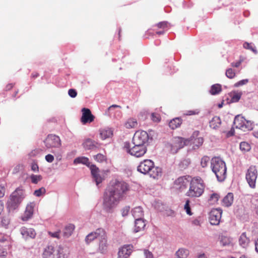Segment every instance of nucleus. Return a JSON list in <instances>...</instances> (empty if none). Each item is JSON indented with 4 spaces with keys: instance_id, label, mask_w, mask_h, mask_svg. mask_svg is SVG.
I'll use <instances>...</instances> for the list:
<instances>
[{
    "instance_id": "obj_1",
    "label": "nucleus",
    "mask_w": 258,
    "mask_h": 258,
    "mask_svg": "<svg viewBox=\"0 0 258 258\" xmlns=\"http://www.w3.org/2000/svg\"><path fill=\"white\" fill-rule=\"evenodd\" d=\"M128 190L127 184L122 181L115 180L112 182L104 195L103 208L109 213L123 200Z\"/></svg>"
},
{
    "instance_id": "obj_2",
    "label": "nucleus",
    "mask_w": 258,
    "mask_h": 258,
    "mask_svg": "<svg viewBox=\"0 0 258 258\" xmlns=\"http://www.w3.org/2000/svg\"><path fill=\"white\" fill-rule=\"evenodd\" d=\"M137 170L144 174H148L154 179H158L162 175V169L155 166L154 163L150 159L141 162L137 167Z\"/></svg>"
},
{
    "instance_id": "obj_3",
    "label": "nucleus",
    "mask_w": 258,
    "mask_h": 258,
    "mask_svg": "<svg viewBox=\"0 0 258 258\" xmlns=\"http://www.w3.org/2000/svg\"><path fill=\"white\" fill-rule=\"evenodd\" d=\"M211 168L219 181L221 182L225 179L227 168L225 162L220 158L214 157L212 158Z\"/></svg>"
},
{
    "instance_id": "obj_4",
    "label": "nucleus",
    "mask_w": 258,
    "mask_h": 258,
    "mask_svg": "<svg viewBox=\"0 0 258 258\" xmlns=\"http://www.w3.org/2000/svg\"><path fill=\"white\" fill-rule=\"evenodd\" d=\"M25 198L24 192L21 187H19L12 192L10 200L7 203V209L9 212L18 208L20 204Z\"/></svg>"
},
{
    "instance_id": "obj_5",
    "label": "nucleus",
    "mask_w": 258,
    "mask_h": 258,
    "mask_svg": "<svg viewBox=\"0 0 258 258\" xmlns=\"http://www.w3.org/2000/svg\"><path fill=\"white\" fill-rule=\"evenodd\" d=\"M204 185L201 178H194L190 181L189 188L186 195L190 197H199L204 192Z\"/></svg>"
},
{
    "instance_id": "obj_6",
    "label": "nucleus",
    "mask_w": 258,
    "mask_h": 258,
    "mask_svg": "<svg viewBox=\"0 0 258 258\" xmlns=\"http://www.w3.org/2000/svg\"><path fill=\"white\" fill-rule=\"evenodd\" d=\"M74 163H82L90 167L91 174L94 180L96 182V185H98L99 183L102 182L103 178L99 173V168L97 167L95 165H90V162L88 158L85 157H78L74 160Z\"/></svg>"
},
{
    "instance_id": "obj_7",
    "label": "nucleus",
    "mask_w": 258,
    "mask_h": 258,
    "mask_svg": "<svg viewBox=\"0 0 258 258\" xmlns=\"http://www.w3.org/2000/svg\"><path fill=\"white\" fill-rule=\"evenodd\" d=\"M123 148L128 154L136 157L143 156L147 152V149L146 145L133 144L129 142L124 143Z\"/></svg>"
},
{
    "instance_id": "obj_8",
    "label": "nucleus",
    "mask_w": 258,
    "mask_h": 258,
    "mask_svg": "<svg viewBox=\"0 0 258 258\" xmlns=\"http://www.w3.org/2000/svg\"><path fill=\"white\" fill-rule=\"evenodd\" d=\"M188 141L184 140L183 138L179 137H174L171 143L168 144V147L170 148V151L173 154L176 153L178 151L187 145Z\"/></svg>"
},
{
    "instance_id": "obj_9",
    "label": "nucleus",
    "mask_w": 258,
    "mask_h": 258,
    "mask_svg": "<svg viewBox=\"0 0 258 258\" xmlns=\"http://www.w3.org/2000/svg\"><path fill=\"white\" fill-rule=\"evenodd\" d=\"M152 141V138L150 137L148 133L144 131H137L133 138V144L146 145L149 141Z\"/></svg>"
},
{
    "instance_id": "obj_10",
    "label": "nucleus",
    "mask_w": 258,
    "mask_h": 258,
    "mask_svg": "<svg viewBox=\"0 0 258 258\" xmlns=\"http://www.w3.org/2000/svg\"><path fill=\"white\" fill-rule=\"evenodd\" d=\"M257 176V170L255 166H250L248 169L245 178L246 181L251 188H254L255 187V182Z\"/></svg>"
},
{
    "instance_id": "obj_11",
    "label": "nucleus",
    "mask_w": 258,
    "mask_h": 258,
    "mask_svg": "<svg viewBox=\"0 0 258 258\" xmlns=\"http://www.w3.org/2000/svg\"><path fill=\"white\" fill-rule=\"evenodd\" d=\"M47 148H58L61 145L59 138L54 135H49L44 141Z\"/></svg>"
},
{
    "instance_id": "obj_12",
    "label": "nucleus",
    "mask_w": 258,
    "mask_h": 258,
    "mask_svg": "<svg viewBox=\"0 0 258 258\" xmlns=\"http://www.w3.org/2000/svg\"><path fill=\"white\" fill-rule=\"evenodd\" d=\"M222 211L221 209H214L209 213V221L211 225H217L219 224Z\"/></svg>"
},
{
    "instance_id": "obj_13",
    "label": "nucleus",
    "mask_w": 258,
    "mask_h": 258,
    "mask_svg": "<svg viewBox=\"0 0 258 258\" xmlns=\"http://www.w3.org/2000/svg\"><path fill=\"white\" fill-rule=\"evenodd\" d=\"M191 180L190 176H181L178 178L174 182L176 188L182 191L189 185Z\"/></svg>"
},
{
    "instance_id": "obj_14",
    "label": "nucleus",
    "mask_w": 258,
    "mask_h": 258,
    "mask_svg": "<svg viewBox=\"0 0 258 258\" xmlns=\"http://www.w3.org/2000/svg\"><path fill=\"white\" fill-rule=\"evenodd\" d=\"M98 240H99L98 251L101 253H105L108 247L107 236L105 231Z\"/></svg>"
},
{
    "instance_id": "obj_15",
    "label": "nucleus",
    "mask_w": 258,
    "mask_h": 258,
    "mask_svg": "<svg viewBox=\"0 0 258 258\" xmlns=\"http://www.w3.org/2000/svg\"><path fill=\"white\" fill-rule=\"evenodd\" d=\"M82 116L81 122L85 124L88 122H91L94 119V116L91 113L90 110L87 108H83L82 109Z\"/></svg>"
},
{
    "instance_id": "obj_16",
    "label": "nucleus",
    "mask_w": 258,
    "mask_h": 258,
    "mask_svg": "<svg viewBox=\"0 0 258 258\" xmlns=\"http://www.w3.org/2000/svg\"><path fill=\"white\" fill-rule=\"evenodd\" d=\"M35 206V204L34 203H30L27 205L25 211L22 216L21 219L23 221H28L32 217Z\"/></svg>"
},
{
    "instance_id": "obj_17",
    "label": "nucleus",
    "mask_w": 258,
    "mask_h": 258,
    "mask_svg": "<svg viewBox=\"0 0 258 258\" xmlns=\"http://www.w3.org/2000/svg\"><path fill=\"white\" fill-rule=\"evenodd\" d=\"M104 231L103 228H98L95 231L89 233L85 238L86 242L89 244L95 239H99Z\"/></svg>"
},
{
    "instance_id": "obj_18",
    "label": "nucleus",
    "mask_w": 258,
    "mask_h": 258,
    "mask_svg": "<svg viewBox=\"0 0 258 258\" xmlns=\"http://www.w3.org/2000/svg\"><path fill=\"white\" fill-rule=\"evenodd\" d=\"M133 246L132 245H126L119 249L118 252V258H128L132 252Z\"/></svg>"
},
{
    "instance_id": "obj_19",
    "label": "nucleus",
    "mask_w": 258,
    "mask_h": 258,
    "mask_svg": "<svg viewBox=\"0 0 258 258\" xmlns=\"http://www.w3.org/2000/svg\"><path fill=\"white\" fill-rule=\"evenodd\" d=\"M20 232L23 237L26 240L29 238H34L36 236L35 230L32 228H27L24 227L21 228Z\"/></svg>"
},
{
    "instance_id": "obj_20",
    "label": "nucleus",
    "mask_w": 258,
    "mask_h": 258,
    "mask_svg": "<svg viewBox=\"0 0 258 258\" xmlns=\"http://www.w3.org/2000/svg\"><path fill=\"white\" fill-rule=\"evenodd\" d=\"M69 252L68 247L61 245L59 246L57 250V258H68Z\"/></svg>"
},
{
    "instance_id": "obj_21",
    "label": "nucleus",
    "mask_w": 258,
    "mask_h": 258,
    "mask_svg": "<svg viewBox=\"0 0 258 258\" xmlns=\"http://www.w3.org/2000/svg\"><path fill=\"white\" fill-rule=\"evenodd\" d=\"M98 143L91 139H86L83 143V146L86 150H94L98 148Z\"/></svg>"
},
{
    "instance_id": "obj_22",
    "label": "nucleus",
    "mask_w": 258,
    "mask_h": 258,
    "mask_svg": "<svg viewBox=\"0 0 258 258\" xmlns=\"http://www.w3.org/2000/svg\"><path fill=\"white\" fill-rule=\"evenodd\" d=\"M100 137L102 140H105L112 137L113 136V130L110 128H104L100 129Z\"/></svg>"
},
{
    "instance_id": "obj_23",
    "label": "nucleus",
    "mask_w": 258,
    "mask_h": 258,
    "mask_svg": "<svg viewBox=\"0 0 258 258\" xmlns=\"http://www.w3.org/2000/svg\"><path fill=\"white\" fill-rule=\"evenodd\" d=\"M54 247L52 245L47 246L44 250L42 256L43 258H54Z\"/></svg>"
},
{
    "instance_id": "obj_24",
    "label": "nucleus",
    "mask_w": 258,
    "mask_h": 258,
    "mask_svg": "<svg viewBox=\"0 0 258 258\" xmlns=\"http://www.w3.org/2000/svg\"><path fill=\"white\" fill-rule=\"evenodd\" d=\"M244 122H246V119L242 116L238 115L235 117L233 123L236 128L241 130L243 128V125Z\"/></svg>"
},
{
    "instance_id": "obj_25",
    "label": "nucleus",
    "mask_w": 258,
    "mask_h": 258,
    "mask_svg": "<svg viewBox=\"0 0 258 258\" xmlns=\"http://www.w3.org/2000/svg\"><path fill=\"white\" fill-rule=\"evenodd\" d=\"M146 226L145 221L143 218L136 219L135 222V232H138L144 229Z\"/></svg>"
},
{
    "instance_id": "obj_26",
    "label": "nucleus",
    "mask_w": 258,
    "mask_h": 258,
    "mask_svg": "<svg viewBox=\"0 0 258 258\" xmlns=\"http://www.w3.org/2000/svg\"><path fill=\"white\" fill-rule=\"evenodd\" d=\"M233 202V194L232 192H229L223 199V205L229 207L231 206Z\"/></svg>"
},
{
    "instance_id": "obj_27",
    "label": "nucleus",
    "mask_w": 258,
    "mask_h": 258,
    "mask_svg": "<svg viewBox=\"0 0 258 258\" xmlns=\"http://www.w3.org/2000/svg\"><path fill=\"white\" fill-rule=\"evenodd\" d=\"M249 242V239L247 237L246 233H242L239 238V245L243 248H246L248 246Z\"/></svg>"
},
{
    "instance_id": "obj_28",
    "label": "nucleus",
    "mask_w": 258,
    "mask_h": 258,
    "mask_svg": "<svg viewBox=\"0 0 258 258\" xmlns=\"http://www.w3.org/2000/svg\"><path fill=\"white\" fill-rule=\"evenodd\" d=\"M132 212V215L135 219L143 218L144 215L143 211L141 207L135 208Z\"/></svg>"
},
{
    "instance_id": "obj_29",
    "label": "nucleus",
    "mask_w": 258,
    "mask_h": 258,
    "mask_svg": "<svg viewBox=\"0 0 258 258\" xmlns=\"http://www.w3.org/2000/svg\"><path fill=\"white\" fill-rule=\"evenodd\" d=\"M210 126L211 128L214 129H216L217 127H219L221 123V120L219 116H214L212 119L210 121Z\"/></svg>"
},
{
    "instance_id": "obj_30",
    "label": "nucleus",
    "mask_w": 258,
    "mask_h": 258,
    "mask_svg": "<svg viewBox=\"0 0 258 258\" xmlns=\"http://www.w3.org/2000/svg\"><path fill=\"white\" fill-rule=\"evenodd\" d=\"M75 229V226L73 224H69L64 228L63 231V235L64 237L68 238L70 237L74 230Z\"/></svg>"
},
{
    "instance_id": "obj_31",
    "label": "nucleus",
    "mask_w": 258,
    "mask_h": 258,
    "mask_svg": "<svg viewBox=\"0 0 258 258\" xmlns=\"http://www.w3.org/2000/svg\"><path fill=\"white\" fill-rule=\"evenodd\" d=\"M182 121L180 118H175L169 123V126L172 130L178 127L181 124Z\"/></svg>"
},
{
    "instance_id": "obj_32",
    "label": "nucleus",
    "mask_w": 258,
    "mask_h": 258,
    "mask_svg": "<svg viewBox=\"0 0 258 258\" xmlns=\"http://www.w3.org/2000/svg\"><path fill=\"white\" fill-rule=\"evenodd\" d=\"M188 254V250L183 248H179L175 253L177 258H186Z\"/></svg>"
},
{
    "instance_id": "obj_33",
    "label": "nucleus",
    "mask_w": 258,
    "mask_h": 258,
    "mask_svg": "<svg viewBox=\"0 0 258 258\" xmlns=\"http://www.w3.org/2000/svg\"><path fill=\"white\" fill-rule=\"evenodd\" d=\"M222 91L221 86L219 84L213 85L211 87L210 93L213 95L218 94Z\"/></svg>"
},
{
    "instance_id": "obj_34",
    "label": "nucleus",
    "mask_w": 258,
    "mask_h": 258,
    "mask_svg": "<svg viewBox=\"0 0 258 258\" xmlns=\"http://www.w3.org/2000/svg\"><path fill=\"white\" fill-rule=\"evenodd\" d=\"M138 122L136 119L130 118L125 123V126L127 128H134L137 126Z\"/></svg>"
},
{
    "instance_id": "obj_35",
    "label": "nucleus",
    "mask_w": 258,
    "mask_h": 258,
    "mask_svg": "<svg viewBox=\"0 0 258 258\" xmlns=\"http://www.w3.org/2000/svg\"><path fill=\"white\" fill-rule=\"evenodd\" d=\"M220 242L222 245L225 246L229 245L231 243V240L230 238L227 236H221L220 237Z\"/></svg>"
},
{
    "instance_id": "obj_36",
    "label": "nucleus",
    "mask_w": 258,
    "mask_h": 258,
    "mask_svg": "<svg viewBox=\"0 0 258 258\" xmlns=\"http://www.w3.org/2000/svg\"><path fill=\"white\" fill-rule=\"evenodd\" d=\"M243 47L245 49H249L254 52L255 54L257 53V50L254 45L252 43L244 42L243 43Z\"/></svg>"
},
{
    "instance_id": "obj_37",
    "label": "nucleus",
    "mask_w": 258,
    "mask_h": 258,
    "mask_svg": "<svg viewBox=\"0 0 258 258\" xmlns=\"http://www.w3.org/2000/svg\"><path fill=\"white\" fill-rule=\"evenodd\" d=\"M190 163V160L189 158L182 160L179 163V166L181 169L186 168Z\"/></svg>"
},
{
    "instance_id": "obj_38",
    "label": "nucleus",
    "mask_w": 258,
    "mask_h": 258,
    "mask_svg": "<svg viewBox=\"0 0 258 258\" xmlns=\"http://www.w3.org/2000/svg\"><path fill=\"white\" fill-rule=\"evenodd\" d=\"M239 148L241 151L247 152L250 150V146L248 143L246 142H242L240 144Z\"/></svg>"
},
{
    "instance_id": "obj_39",
    "label": "nucleus",
    "mask_w": 258,
    "mask_h": 258,
    "mask_svg": "<svg viewBox=\"0 0 258 258\" xmlns=\"http://www.w3.org/2000/svg\"><path fill=\"white\" fill-rule=\"evenodd\" d=\"M210 157L207 156L203 157L201 160V165L203 168L206 167L210 161Z\"/></svg>"
},
{
    "instance_id": "obj_40",
    "label": "nucleus",
    "mask_w": 258,
    "mask_h": 258,
    "mask_svg": "<svg viewBox=\"0 0 258 258\" xmlns=\"http://www.w3.org/2000/svg\"><path fill=\"white\" fill-rule=\"evenodd\" d=\"M31 182L34 184H37L39 181L42 179V177L40 175L32 174L30 176Z\"/></svg>"
},
{
    "instance_id": "obj_41",
    "label": "nucleus",
    "mask_w": 258,
    "mask_h": 258,
    "mask_svg": "<svg viewBox=\"0 0 258 258\" xmlns=\"http://www.w3.org/2000/svg\"><path fill=\"white\" fill-rule=\"evenodd\" d=\"M243 128L241 129V130L243 131L244 132L250 131L252 129V123L249 121L246 120V122H244L243 124Z\"/></svg>"
},
{
    "instance_id": "obj_42",
    "label": "nucleus",
    "mask_w": 258,
    "mask_h": 258,
    "mask_svg": "<svg viewBox=\"0 0 258 258\" xmlns=\"http://www.w3.org/2000/svg\"><path fill=\"white\" fill-rule=\"evenodd\" d=\"M219 198V195L216 193H214L211 195L209 201L211 204H214L218 201Z\"/></svg>"
},
{
    "instance_id": "obj_43",
    "label": "nucleus",
    "mask_w": 258,
    "mask_h": 258,
    "mask_svg": "<svg viewBox=\"0 0 258 258\" xmlns=\"http://www.w3.org/2000/svg\"><path fill=\"white\" fill-rule=\"evenodd\" d=\"M46 192V189L44 187H42L38 189L35 190L34 195L36 197H40L43 194H44Z\"/></svg>"
},
{
    "instance_id": "obj_44",
    "label": "nucleus",
    "mask_w": 258,
    "mask_h": 258,
    "mask_svg": "<svg viewBox=\"0 0 258 258\" xmlns=\"http://www.w3.org/2000/svg\"><path fill=\"white\" fill-rule=\"evenodd\" d=\"M193 143L194 144L195 147H197V148H199L200 146H201L203 143V139L202 138H198L194 140Z\"/></svg>"
},
{
    "instance_id": "obj_45",
    "label": "nucleus",
    "mask_w": 258,
    "mask_h": 258,
    "mask_svg": "<svg viewBox=\"0 0 258 258\" xmlns=\"http://www.w3.org/2000/svg\"><path fill=\"white\" fill-rule=\"evenodd\" d=\"M94 159L98 162H102L106 160L105 156L102 154H98L94 156Z\"/></svg>"
},
{
    "instance_id": "obj_46",
    "label": "nucleus",
    "mask_w": 258,
    "mask_h": 258,
    "mask_svg": "<svg viewBox=\"0 0 258 258\" xmlns=\"http://www.w3.org/2000/svg\"><path fill=\"white\" fill-rule=\"evenodd\" d=\"M226 76L230 79L233 78L235 75V73L232 69H228L226 70Z\"/></svg>"
},
{
    "instance_id": "obj_47",
    "label": "nucleus",
    "mask_w": 258,
    "mask_h": 258,
    "mask_svg": "<svg viewBox=\"0 0 258 258\" xmlns=\"http://www.w3.org/2000/svg\"><path fill=\"white\" fill-rule=\"evenodd\" d=\"M189 203H190V201L189 200H186V202H185V204L184 205V209L186 211V213L189 215H192V213L191 212V210H190V206H189Z\"/></svg>"
},
{
    "instance_id": "obj_48",
    "label": "nucleus",
    "mask_w": 258,
    "mask_h": 258,
    "mask_svg": "<svg viewBox=\"0 0 258 258\" xmlns=\"http://www.w3.org/2000/svg\"><path fill=\"white\" fill-rule=\"evenodd\" d=\"M151 119L154 122H159L160 120V115L156 113H153L151 114Z\"/></svg>"
},
{
    "instance_id": "obj_49",
    "label": "nucleus",
    "mask_w": 258,
    "mask_h": 258,
    "mask_svg": "<svg viewBox=\"0 0 258 258\" xmlns=\"http://www.w3.org/2000/svg\"><path fill=\"white\" fill-rule=\"evenodd\" d=\"M241 97V94L239 93H234L231 98V100L233 102H238Z\"/></svg>"
},
{
    "instance_id": "obj_50",
    "label": "nucleus",
    "mask_w": 258,
    "mask_h": 258,
    "mask_svg": "<svg viewBox=\"0 0 258 258\" xmlns=\"http://www.w3.org/2000/svg\"><path fill=\"white\" fill-rule=\"evenodd\" d=\"M10 220L8 217H3L2 219L1 223L2 225L6 227L9 224Z\"/></svg>"
},
{
    "instance_id": "obj_51",
    "label": "nucleus",
    "mask_w": 258,
    "mask_h": 258,
    "mask_svg": "<svg viewBox=\"0 0 258 258\" xmlns=\"http://www.w3.org/2000/svg\"><path fill=\"white\" fill-rule=\"evenodd\" d=\"M130 207L129 206H125L121 210V214L123 217L127 215L128 212L130 211Z\"/></svg>"
},
{
    "instance_id": "obj_52",
    "label": "nucleus",
    "mask_w": 258,
    "mask_h": 258,
    "mask_svg": "<svg viewBox=\"0 0 258 258\" xmlns=\"http://www.w3.org/2000/svg\"><path fill=\"white\" fill-rule=\"evenodd\" d=\"M248 82V79L242 80H240L239 82H237L236 83H235L234 85V86L237 87H239V86H242L243 85L247 84Z\"/></svg>"
},
{
    "instance_id": "obj_53",
    "label": "nucleus",
    "mask_w": 258,
    "mask_h": 258,
    "mask_svg": "<svg viewBox=\"0 0 258 258\" xmlns=\"http://www.w3.org/2000/svg\"><path fill=\"white\" fill-rule=\"evenodd\" d=\"M68 94L72 98H75L77 95V92L75 89H70L68 91Z\"/></svg>"
},
{
    "instance_id": "obj_54",
    "label": "nucleus",
    "mask_w": 258,
    "mask_h": 258,
    "mask_svg": "<svg viewBox=\"0 0 258 258\" xmlns=\"http://www.w3.org/2000/svg\"><path fill=\"white\" fill-rule=\"evenodd\" d=\"M200 112V110L198 109L194 110H188L186 111L185 114L186 115H196L198 114Z\"/></svg>"
},
{
    "instance_id": "obj_55",
    "label": "nucleus",
    "mask_w": 258,
    "mask_h": 258,
    "mask_svg": "<svg viewBox=\"0 0 258 258\" xmlns=\"http://www.w3.org/2000/svg\"><path fill=\"white\" fill-rule=\"evenodd\" d=\"M157 26L160 28L164 29L168 27V22L166 21L159 22L157 24Z\"/></svg>"
},
{
    "instance_id": "obj_56",
    "label": "nucleus",
    "mask_w": 258,
    "mask_h": 258,
    "mask_svg": "<svg viewBox=\"0 0 258 258\" xmlns=\"http://www.w3.org/2000/svg\"><path fill=\"white\" fill-rule=\"evenodd\" d=\"M144 253L145 258H153V255L152 253L149 251L148 249H145Z\"/></svg>"
},
{
    "instance_id": "obj_57",
    "label": "nucleus",
    "mask_w": 258,
    "mask_h": 258,
    "mask_svg": "<svg viewBox=\"0 0 258 258\" xmlns=\"http://www.w3.org/2000/svg\"><path fill=\"white\" fill-rule=\"evenodd\" d=\"M45 158L46 161L49 163H51L54 160V157L51 154L46 155Z\"/></svg>"
},
{
    "instance_id": "obj_58",
    "label": "nucleus",
    "mask_w": 258,
    "mask_h": 258,
    "mask_svg": "<svg viewBox=\"0 0 258 258\" xmlns=\"http://www.w3.org/2000/svg\"><path fill=\"white\" fill-rule=\"evenodd\" d=\"M114 108H121V106L117 105H112L108 108V112L106 111V113L109 114Z\"/></svg>"
},
{
    "instance_id": "obj_59",
    "label": "nucleus",
    "mask_w": 258,
    "mask_h": 258,
    "mask_svg": "<svg viewBox=\"0 0 258 258\" xmlns=\"http://www.w3.org/2000/svg\"><path fill=\"white\" fill-rule=\"evenodd\" d=\"M49 234L52 237L59 238V231H56L54 232H49Z\"/></svg>"
},
{
    "instance_id": "obj_60",
    "label": "nucleus",
    "mask_w": 258,
    "mask_h": 258,
    "mask_svg": "<svg viewBox=\"0 0 258 258\" xmlns=\"http://www.w3.org/2000/svg\"><path fill=\"white\" fill-rule=\"evenodd\" d=\"M5 194V188L4 186H0V198L4 196Z\"/></svg>"
},
{
    "instance_id": "obj_61",
    "label": "nucleus",
    "mask_w": 258,
    "mask_h": 258,
    "mask_svg": "<svg viewBox=\"0 0 258 258\" xmlns=\"http://www.w3.org/2000/svg\"><path fill=\"white\" fill-rule=\"evenodd\" d=\"M241 62H242L241 60H239L236 62H232V63H231V64L232 67L237 68L240 65V64L241 63Z\"/></svg>"
},
{
    "instance_id": "obj_62",
    "label": "nucleus",
    "mask_w": 258,
    "mask_h": 258,
    "mask_svg": "<svg viewBox=\"0 0 258 258\" xmlns=\"http://www.w3.org/2000/svg\"><path fill=\"white\" fill-rule=\"evenodd\" d=\"M31 169L34 171L38 170V166L36 164H33L31 166Z\"/></svg>"
},
{
    "instance_id": "obj_63",
    "label": "nucleus",
    "mask_w": 258,
    "mask_h": 258,
    "mask_svg": "<svg viewBox=\"0 0 258 258\" xmlns=\"http://www.w3.org/2000/svg\"><path fill=\"white\" fill-rule=\"evenodd\" d=\"M38 152L37 151L35 150H34L33 151H32L29 154V156L30 157H33V156H35L37 154Z\"/></svg>"
},
{
    "instance_id": "obj_64",
    "label": "nucleus",
    "mask_w": 258,
    "mask_h": 258,
    "mask_svg": "<svg viewBox=\"0 0 258 258\" xmlns=\"http://www.w3.org/2000/svg\"><path fill=\"white\" fill-rule=\"evenodd\" d=\"M192 224L198 226L200 225V222L198 219H196L192 221Z\"/></svg>"
}]
</instances>
